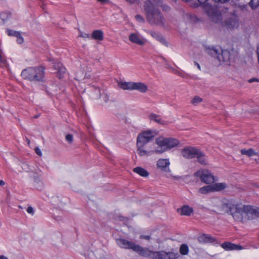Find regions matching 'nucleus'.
Masks as SVG:
<instances>
[{
    "mask_svg": "<svg viewBox=\"0 0 259 259\" xmlns=\"http://www.w3.org/2000/svg\"><path fill=\"white\" fill-rule=\"evenodd\" d=\"M222 209L230 214L233 219L242 223L254 219L259 215V211L250 205H242L233 199L225 200L222 204Z\"/></svg>",
    "mask_w": 259,
    "mask_h": 259,
    "instance_id": "obj_1",
    "label": "nucleus"
},
{
    "mask_svg": "<svg viewBox=\"0 0 259 259\" xmlns=\"http://www.w3.org/2000/svg\"><path fill=\"white\" fill-rule=\"evenodd\" d=\"M144 10L146 19L150 24H155L161 26L164 25L165 20L159 10L155 8L149 0L144 3Z\"/></svg>",
    "mask_w": 259,
    "mask_h": 259,
    "instance_id": "obj_2",
    "label": "nucleus"
},
{
    "mask_svg": "<svg viewBox=\"0 0 259 259\" xmlns=\"http://www.w3.org/2000/svg\"><path fill=\"white\" fill-rule=\"evenodd\" d=\"M157 135L156 131L148 130L140 133L137 139V147L138 154L141 156L148 155L152 150H147L144 146Z\"/></svg>",
    "mask_w": 259,
    "mask_h": 259,
    "instance_id": "obj_3",
    "label": "nucleus"
},
{
    "mask_svg": "<svg viewBox=\"0 0 259 259\" xmlns=\"http://www.w3.org/2000/svg\"><path fill=\"white\" fill-rule=\"evenodd\" d=\"M21 76L24 79L30 81H42L45 76L44 68L41 66L27 68L22 71Z\"/></svg>",
    "mask_w": 259,
    "mask_h": 259,
    "instance_id": "obj_4",
    "label": "nucleus"
},
{
    "mask_svg": "<svg viewBox=\"0 0 259 259\" xmlns=\"http://www.w3.org/2000/svg\"><path fill=\"white\" fill-rule=\"evenodd\" d=\"M158 147L154 151L156 153H162L177 146L179 142L174 138H160L156 140Z\"/></svg>",
    "mask_w": 259,
    "mask_h": 259,
    "instance_id": "obj_5",
    "label": "nucleus"
},
{
    "mask_svg": "<svg viewBox=\"0 0 259 259\" xmlns=\"http://www.w3.org/2000/svg\"><path fill=\"white\" fill-rule=\"evenodd\" d=\"M206 52L208 54L218 59L219 62H228L230 58V52L227 50L212 48L206 49Z\"/></svg>",
    "mask_w": 259,
    "mask_h": 259,
    "instance_id": "obj_6",
    "label": "nucleus"
},
{
    "mask_svg": "<svg viewBox=\"0 0 259 259\" xmlns=\"http://www.w3.org/2000/svg\"><path fill=\"white\" fill-rule=\"evenodd\" d=\"M152 259H178L180 255L178 252L172 251L166 252L163 250L153 251Z\"/></svg>",
    "mask_w": 259,
    "mask_h": 259,
    "instance_id": "obj_7",
    "label": "nucleus"
},
{
    "mask_svg": "<svg viewBox=\"0 0 259 259\" xmlns=\"http://www.w3.org/2000/svg\"><path fill=\"white\" fill-rule=\"evenodd\" d=\"M194 175L196 177H199L201 182L207 184H212L217 180L214 176L206 169L198 170L195 173Z\"/></svg>",
    "mask_w": 259,
    "mask_h": 259,
    "instance_id": "obj_8",
    "label": "nucleus"
},
{
    "mask_svg": "<svg viewBox=\"0 0 259 259\" xmlns=\"http://www.w3.org/2000/svg\"><path fill=\"white\" fill-rule=\"evenodd\" d=\"M209 19L214 23H218L222 19V14L217 8L210 7L206 11Z\"/></svg>",
    "mask_w": 259,
    "mask_h": 259,
    "instance_id": "obj_9",
    "label": "nucleus"
},
{
    "mask_svg": "<svg viewBox=\"0 0 259 259\" xmlns=\"http://www.w3.org/2000/svg\"><path fill=\"white\" fill-rule=\"evenodd\" d=\"M199 149L194 147H187L182 150L181 153L183 156L186 159L195 158Z\"/></svg>",
    "mask_w": 259,
    "mask_h": 259,
    "instance_id": "obj_10",
    "label": "nucleus"
},
{
    "mask_svg": "<svg viewBox=\"0 0 259 259\" xmlns=\"http://www.w3.org/2000/svg\"><path fill=\"white\" fill-rule=\"evenodd\" d=\"M223 25L228 28H234L238 26L237 16L231 14L223 22Z\"/></svg>",
    "mask_w": 259,
    "mask_h": 259,
    "instance_id": "obj_11",
    "label": "nucleus"
},
{
    "mask_svg": "<svg viewBox=\"0 0 259 259\" xmlns=\"http://www.w3.org/2000/svg\"><path fill=\"white\" fill-rule=\"evenodd\" d=\"M134 251L140 255L152 259L153 251L149 249L148 248H144L139 245L136 244L135 247H134Z\"/></svg>",
    "mask_w": 259,
    "mask_h": 259,
    "instance_id": "obj_12",
    "label": "nucleus"
},
{
    "mask_svg": "<svg viewBox=\"0 0 259 259\" xmlns=\"http://www.w3.org/2000/svg\"><path fill=\"white\" fill-rule=\"evenodd\" d=\"M116 243L121 248L131 249L133 250H134V247H135L136 245L135 243L124 239H118L116 240Z\"/></svg>",
    "mask_w": 259,
    "mask_h": 259,
    "instance_id": "obj_13",
    "label": "nucleus"
},
{
    "mask_svg": "<svg viewBox=\"0 0 259 259\" xmlns=\"http://www.w3.org/2000/svg\"><path fill=\"white\" fill-rule=\"evenodd\" d=\"M221 247L226 251L230 250H239L244 249V247H242L240 245L235 244L230 242H225L221 244Z\"/></svg>",
    "mask_w": 259,
    "mask_h": 259,
    "instance_id": "obj_14",
    "label": "nucleus"
},
{
    "mask_svg": "<svg viewBox=\"0 0 259 259\" xmlns=\"http://www.w3.org/2000/svg\"><path fill=\"white\" fill-rule=\"evenodd\" d=\"M195 157L197 158V161L202 165H207L208 164V158L205 154L201 151L200 149L198 150Z\"/></svg>",
    "mask_w": 259,
    "mask_h": 259,
    "instance_id": "obj_15",
    "label": "nucleus"
},
{
    "mask_svg": "<svg viewBox=\"0 0 259 259\" xmlns=\"http://www.w3.org/2000/svg\"><path fill=\"white\" fill-rule=\"evenodd\" d=\"M147 32L150 34V35L153 37V38H155L157 41H159L162 44L167 46L168 44L164 37L162 36V34H160L159 33L154 31L150 30L147 31Z\"/></svg>",
    "mask_w": 259,
    "mask_h": 259,
    "instance_id": "obj_16",
    "label": "nucleus"
},
{
    "mask_svg": "<svg viewBox=\"0 0 259 259\" xmlns=\"http://www.w3.org/2000/svg\"><path fill=\"white\" fill-rule=\"evenodd\" d=\"M129 40L140 46H143L145 44V40L136 33L131 34L129 36Z\"/></svg>",
    "mask_w": 259,
    "mask_h": 259,
    "instance_id": "obj_17",
    "label": "nucleus"
},
{
    "mask_svg": "<svg viewBox=\"0 0 259 259\" xmlns=\"http://www.w3.org/2000/svg\"><path fill=\"white\" fill-rule=\"evenodd\" d=\"M54 68L57 70V76L62 78L66 73V68L60 62H55L54 64Z\"/></svg>",
    "mask_w": 259,
    "mask_h": 259,
    "instance_id": "obj_18",
    "label": "nucleus"
},
{
    "mask_svg": "<svg viewBox=\"0 0 259 259\" xmlns=\"http://www.w3.org/2000/svg\"><path fill=\"white\" fill-rule=\"evenodd\" d=\"M169 164L168 160L166 159H160L157 162V166L158 168L165 171H169L168 167Z\"/></svg>",
    "mask_w": 259,
    "mask_h": 259,
    "instance_id": "obj_19",
    "label": "nucleus"
},
{
    "mask_svg": "<svg viewBox=\"0 0 259 259\" xmlns=\"http://www.w3.org/2000/svg\"><path fill=\"white\" fill-rule=\"evenodd\" d=\"M198 240L200 243H208L213 242L215 239L209 235L203 234L198 237Z\"/></svg>",
    "mask_w": 259,
    "mask_h": 259,
    "instance_id": "obj_20",
    "label": "nucleus"
},
{
    "mask_svg": "<svg viewBox=\"0 0 259 259\" xmlns=\"http://www.w3.org/2000/svg\"><path fill=\"white\" fill-rule=\"evenodd\" d=\"M134 90H137L142 93L148 91V87L144 83L141 82H134Z\"/></svg>",
    "mask_w": 259,
    "mask_h": 259,
    "instance_id": "obj_21",
    "label": "nucleus"
},
{
    "mask_svg": "<svg viewBox=\"0 0 259 259\" xmlns=\"http://www.w3.org/2000/svg\"><path fill=\"white\" fill-rule=\"evenodd\" d=\"M178 211L183 215L190 216L193 211V208L188 205H184L180 209H178Z\"/></svg>",
    "mask_w": 259,
    "mask_h": 259,
    "instance_id": "obj_22",
    "label": "nucleus"
},
{
    "mask_svg": "<svg viewBox=\"0 0 259 259\" xmlns=\"http://www.w3.org/2000/svg\"><path fill=\"white\" fill-rule=\"evenodd\" d=\"M240 152L242 155H245L248 157L254 156L255 157H257V151H255L252 148H249L248 149H242L240 150Z\"/></svg>",
    "mask_w": 259,
    "mask_h": 259,
    "instance_id": "obj_23",
    "label": "nucleus"
},
{
    "mask_svg": "<svg viewBox=\"0 0 259 259\" xmlns=\"http://www.w3.org/2000/svg\"><path fill=\"white\" fill-rule=\"evenodd\" d=\"M92 37L98 40H102L104 38L103 32L101 30H96L93 31Z\"/></svg>",
    "mask_w": 259,
    "mask_h": 259,
    "instance_id": "obj_24",
    "label": "nucleus"
},
{
    "mask_svg": "<svg viewBox=\"0 0 259 259\" xmlns=\"http://www.w3.org/2000/svg\"><path fill=\"white\" fill-rule=\"evenodd\" d=\"M227 184L225 183H215L211 185L212 189H213V192L214 191H220L224 190L227 188Z\"/></svg>",
    "mask_w": 259,
    "mask_h": 259,
    "instance_id": "obj_25",
    "label": "nucleus"
},
{
    "mask_svg": "<svg viewBox=\"0 0 259 259\" xmlns=\"http://www.w3.org/2000/svg\"><path fill=\"white\" fill-rule=\"evenodd\" d=\"M133 171L143 177H147L149 176V172L146 169L141 167L134 168Z\"/></svg>",
    "mask_w": 259,
    "mask_h": 259,
    "instance_id": "obj_26",
    "label": "nucleus"
},
{
    "mask_svg": "<svg viewBox=\"0 0 259 259\" xmlns=\"http://www.w3.org/2000/svg\"><path fill=\"white\" fill-rule=\"evenodd\" d=\"M134 82H122L119 85L123 90H134Z\"/></svg>",
    "mask_w": 259,
    "mask_h": 259,
    "instance_id": "obj_27",
    "label": "nucleus"
},
{
    "mask_svg": "<svg viewBox=\"0 0 259 259\" xmlns=\"http://www.w3.org/2000/svg\"><path fill=\"white\" fill-rule=\"evenodd\" d=\"M149 119L155 122L160 124H164V121L161 119L160 116L156 114L152 113L149 115Z\"/></svg>",
    "mask_w": 259,
    "mask_h": 259,
    "instance_id": "obj_28",
    "label": "nucleus"
},
{
    "mask_svg": "<svg viewBox=\"0 0 259 259\" xmlns=\"http://www.w3.org/2000/svg\"><path fill=\"white\" fill-rule=\"evenodd\" d=\"M211 185H208L199 188V192L203 194H206L209 192H213Z\"/></svg>",
    "mask_w": 259,
    "mask_h": 259,
    "instance_id": "obj_29",
    "label": "nucleus"
},
{
    "mask_svg": "<svg viewBox=\"0 0 259 259\" xmlns=\"http://www.w3.org/2000/svg\"><path fill=\"white\" fill-rule=\"evenodd\" d=\"M180 252L182 255H187L189 252V248L187 244H183L180 247Z\"/></svg>",
    "mask_w": 259,
    "mask_h": 259,
    "instance_id": "obj_30",
    "label": "nucleus"
},
{
    "mask_svg": "<svg viewBox=\"0 0 259 259\" xmlns=\"http://www.w3.org/2000/svg\"><path fill=\"white\" fill-rule=\"evenodd\" d=\"M11 13L10 12H2L0 13V18L4 23L11 17Z\"/></svg>",
    "mask_w": 259,
    "mask_h": 259,
    "instance_id": "obj_31",
    "label": "nucleus"
},
{
    "mask_svg": "<svg viewBox=\"0 0 259 259\" xmlns=\"http://www.w3.org/2000/svg\"><path fill=\"white\" fill-rule=\"evenodd\" d=\"M203 99L199 96H195L191 101V103L194 106L197 105L199 103L202 102Z\"/></svg>",
    "mask_w": 259,
    "mask_h": 259,
    "instance_id": "obj_32",
    "label": "nucleus"
},
{
    "mask_svg": "<svg viewBox=\"0 0 259 259\" xmlns=\"http://www.w3.org/2000/svg\"><path fill=\"white\" fill-rule=\"evenodd\" d=\"M249 5L252 9H256L259 6V0H251L249 3Z\"/></svg>",
    "mask_w": 259,
    "mask_h": 259,
    "instance_id": "obj_33",
    "label": "nucleus"
},
{
    "mask_svg": "<svg viewBox=\"0 0 259 259\" xmlns=\"http://www.w3.org/2000/svg\"><path fill=\"white\" fill-rule=\"evenodd\" d=\"M8 34L10 36H14L17 37L20 35V32L13 30H8Z\"/></svg>",
    "mask_w": 259,
    "mask_h": 259,
    "instance_id": "obj_34",
    "label": "nucleus"
},
{
    "mask_svg": "<svg viewBox=\"0 0 259 259\" xmlns=\"http://www.w3.org/2000/svg\"><path fill=\"white\" fill-rule=\"evenodd\" d=\"M65 139L68 143H72L73 140V135L71 134H67L65 136Z\"/></svg>",
    "mask_w": 259,
    "mask_h": 259,
    "instance_id": "obj_35",
    "label": "nucleus"
},
{
    "mask_svg": "<svg viewBox=\"0 0 259 259\" xmlns=\"http://www.w3.org/2000/svg\"><path fill=\"white\" fill-rule=\"evenodd\" d=\"M136 19L137 21L140 22H144V19L140 15H137L135 16Z\"/></svg>",
    "mask_w": 259,
    "mask_h": 259,
    "instance_id": "obj_36",
    "label": "nucleus"
},
{
    "mask_svg": "<svg viewBox=\"0 0 259 259\" xmlns=\"http://www.w3.org/2000/svg\"><path fill=\"white\" fill-rule=\"evenodd\" d=\"M17 38V41L18 44H21L23 42V38L22 37L21 33H20V35L16 37Z\"/></svg>",
    "mask_w": 259,
    "mask_h": 259,
    "instance_id": "obj_37",
    "label": "nucleus"
},
{
    "mask_svg": "<svg viewBox=\"0 0 259 259\" xmlns=\"http://www.w3.org/2000/svg\"><path fill=\"white\" fill-rule=\"evenodd\" d=\"M35 152L39 156H41L42 155V153L41 152L40 149L39 148H38V147L35 148Z\"/></svg>",
    "mask_w": 259,
    "mask_h": 259,
    "instance_id": "obj_38",
    "label": "nucleus"
},
{
    "mask_svg": "<svg viewBox=\"0 0 259 259\" xmlns=\"http://www.w3.org/2000/svg\"><path fill=\"white\" fill-rule=\"evenodd\" d=\"M28 213L33 214L34 213L33 208L32 207H28L27 209Z\"/></svg>",
    "mask_w": 259,
    "mask_h": 259,
    "instance_id": "obj_39",
    "label": "nucleus"
},
{
    "mask_svg": "<svg viewBox=\"0 0 259 259\" xmlns=\"http://www.w3.org/2000/svg\"><path fill=\"white\" fill-rule=\"evenodd\" d=\"M140 238L145 240H149L150 239V236L149 235H141Z\"/></svg>",
    "mask_w": 259,
    "mask_h": 259,
    "instance_id": "obj_40",
    "label": "nucleus"
},
{
    "mask_svg": "<svg viewBox=\"0 0 259 259\" xmlns=\"http://www.w3.org/2000/svg\"><path fill=\"white\" fill-rule=\"evenodd\" d=\"M173 72L174 73L178 74V75H179L180 76L184 77L182 73L177 70L174 69Z\"/></svg>",
    "mask_w": 259,
    "mask_h": 259,
    "instance_id": "obj_41",
    "label": "nucleus"
},
{
    "mask_svg": "<svg viewBox=\"0 0 259 259\" xmlns=\"http://www.w3.org/2000/svg\"><path fill=\"white\" fill-rule=\"evenodd\" d=\"M254 81L259 82V79L256 78H252L248 80V82L250 83H252Z\"/></svg>",
    "mask_w": 259,
    "mask_h": 259,
    "instance_id": "obj_42",
    "label": "nucleus"
},
{
    "mask_svg": "<svg viewBox=\"0 0 259 259\" xmlns=\"http://www.w3.org/2000/svg\"><path fill=\"white\" fill-rule=\"evenodd\" d=\"M253 159L256 162L259 163V150L257 151V157H254Z\"/></svg>",
    "mask_w": 259,
    "mask_h": 259,
    "instance_id": "obj_43",
    "label": "nucleus"
},
{
    "mask_svg": "<svg viewBox=\"0 0 259 259\" xmlns=\"http://www.w3.org/2000/svg\"><path fill=\"white\" fill-rule=\"evenodd\" d=\"M0 62L2 63H4L5 62V59L3 57L1 51H0Z\"/></svg>",
    "mask_w": 259,
    "mask_h": 259,
    "instance_id": "obj_44",
    "label": "nucleus"
},
{
    "mask_svg": "<svg viewBox=\"0 0 259 259\" xmlns=\"http://www.w3.org/2000/svg\"><path fill=\"white\" fill-rule=\"evenodd\" d=\"M80 37H83V38H86V37H89L90 36H89V34H87V33H84V34H81L80 35Z\"/></svg>",
    "mask_w": 259,
    "mask_h": 259,
    "instance_id": "obj_45",
    "label": "nucleus"
},
{
    "mask_svg": "<svg viewBox=\"0 0 259 259\" xmlns=\"http://www.w3.org/2000/svg\"><path fill=\"white\" fill-rule=\"evenodd\" d=\"M128 3L131 4H133L136 3L138 1V0H126Z\"/></svg>",
    "mask_w": 259,
    "mask_h": 259,
    "instance_id": "obj_46",
    "label": "nucleus"
},
{
    "mask_svg": "<svg viewBox=\"0 0 259 259\" xmlns=\"http://www.w3.org/2000/svg\"><path fill=\"white\" fill-rule=\"evenodd\" d=\"M98 1L100 2L101 3L104 4L107 3L108 0H98Z\"/></svg>",
    "mask_w": 259,
    "mask_h": 259,
    "instance_id": "obj_47",
    "label": "nucleus"
},
{
    "mask_svg": "<svg viewBox=\"0 0 259 259\" xmlns=\"http://www.w3.org/2000/svg\"><path fill=\"white\" fill-rule=\"evenodd\" d=\"M194 64H195V65L197 67V68H198L199 70H200V69H201V68H200V65H199L197 62H195H195H194Z\"/></svg>",
    "mask_w": 259,
    "mask_h": 259,
    "instance_id": "obj_48",
    "label": "nucleus"
},
{
    "mask_svg": "<svg viewBox=\"0 0 259 259\" xmlns=\"http://www.w3.org/2000/svg\"><path fill=\"white\" fill-rule=\"evenodd\" d=\"M5 183L4 181L3 180H0V186H3L5 185Z\"/></svg>",
    "mask_w": 259,
    "mask_h": 259,
    "instance_id": "obj_49",
    "label": "nucleus"
},
{
    "mask_svg": "<svg viewBox=\"0 0 259 259\" xmlns=\"http://www.w3.org/2000/svg\"><path fill=\"white\" fill-rule=\"evenodd\" d=\"M0 259H8V258L4 255H0Z\"/></svg>",
    "mask_w": 259,
    "mask_h": 259,
    "instance_id": "obj_50",
    "label": "nucleus"
},
{
    "mask_svg": "<svg viewBox=\"0 0 259 259\" xmlns=\"http://www.w3.org/2000/svg\"><path fill=\"white\" fill-rule=\"evenodd\" d=\"M199 2L201 4L205 3L206 0H198Z\"/></svg>",
    "mask_w": 259,
    "mask_h": 259,
    "instance_id": "obj_51",
    "label": "nucleus"
},
{
    "mask_svg": "<svg viewBox=\"0 0 259 259\" xmlns=\"http://www.w3.org/2000/svg\"><path fill=\"white\" fill-rule=\"evenodd\" d=\"M26 141H27V142L28 144V145H29V144H30V140H29L28 139H27H27H26Z\"/></svg>",
    "mask_w": 259,
    "mask_h": 259,
    "instance_id": "obj_52",
    "label": "nucleus"
},
{
    "mask_svg": "<svg viewBox=\"0 0 259 259\" xmlns=\"http://www.w3.org/2000/svg\"><path fill=\"white\" fill-rule=\"evenodd\" d=\"M39 116V115H37L34 116V118H36L38 117Z\"/></svg>",
    "mask_w": 259,
    "mask_h": 259,
    "instance_id": "obj_53",
    "label": "nucleus"
},
{
    "mask_svg": "<svg viewBox=\"0 0 259 259\" xmlns=\"http://www.w3.org/2000/svg\"><path fill=\"white\" fill-rule=\"evenodd\" d=\"M179 178V177H176V176L174 177V179H178Z\"/></svg>",
    "mask_w": 259,
    "mask_h": 259,
    "instance_id": "obj_54",
    "label": "nucleus"
},
{
    "mask_svg": "<svg viewBox=\"0 0 259 259\" xmlns=\"http://www.w3.org/2000/svg\"><path fill=\"white\" fill-rule=\"evenodd\" d=\"M183 1L188 2L191 1V0H183Z\"/></svg>",
    "mask_w": 259,
    "mask_h": 259,
    "instance_id": "obj_55",
    "label": "nucleus"
},
{
    "mask_svg": "<svg viewBox=\"0 0 259 259\" xmlns=\"http://www.w3.org/2000/svg\"><path fill=\"white\" fill-rule=\"evenodd\" d=\"M106 99H107V100H108V97L107 96V97H106Z\"/></svg>",
    "mask_w": 259,
    "mask_h": 259,
    "instance_id": "obj_56",
    "label": "nucleus"
}]
</instances>
